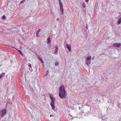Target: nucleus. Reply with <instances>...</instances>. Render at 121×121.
<instances>
[{"label":"nucleus","mask_w":121,"mask_h":121,"mask_svg":"<svg viewBox=\"0 0 121 121\" xmlns=\"http://www.w3.org/2000/svg\"><path fill=\"white\" fill-rule=\"evenodd\" d=\"M59 95L60 97L61 98L66 97V93L64 86L62 85L60 87Z\"/></svg>","instance_id":"obj_1"},{"label":"nucleus","mask_w":121,"mask_h":121,"mask_svg":"<svg viewBox=\"0 0 121 121\" xmlns=\"http://www.w3.org/2000/svg\"><path fill=\"white\" fill-rule=\"evenodd\" d=\"M59 95L60 97L61 98L66 97V93L64 86L62 85L60 87Z\"/></svg>","instance_id":"obj_2"},{"label":"nucleus","mask_w":121,"mask_h":121,"mask_svg":"<svg viewBox=\"0 0 121 121\" xmlns=\"http://www.w3.org/2000/svg\"><path fill=\"white\" fill-rule=\"evenodd\" d=\"M50 97L51 100V102L50 103V105L52 107V109L53 110H54L55 108V104L54 101H55V99L53 97H52L51 96H50Z\"/></svg>","instance_id":"obj_3"},{"label":"nucleus","mask_w":121,"mask_h":121,"mask_svg":"<svg viewBox=\"0 0 121 121\" xmlns=\"http://www.w3.org/2000/svg\"><path fill=\"white\" fill-rule=\"evenodd\" d=\"M59 1L60 6V12L61 14H63V5L60 0H59Z\"/></svg>","instance_id":"obj_4"},{"label":"nucleus","mask_w":121,"mask_h":121,"mask_svg":"<svg viewBox=\"0 0 121 121\" xmlns=\"http://www.w3.org/2000/svg\"><path fill=\"white\" fill-rule=\"evenodd\" d=\"M6 110L5 109L2 110L0 112V115L2 117H3L6 114Z\"/></svg>","instance_id":"obj_5"},{"label":"nucleus","mask_w":121,"mask_h":121,"mask_svg":"<svg viewBox=\"0 0 121 121\" xmlns=\"http://www.w3.org/2000/svg\"><path fill=\"white\" fill-rule=\"evenodd\" d=\"M113 46L114 47L119 48L121 46V44L119 43H116L113 44Z\"/></svg>","instance_id":"obj_6"},{"label":"nucleus","mask_w":121,"mask_h":121,"mask_svg":"<svg viewBox=\"0 0 121 121\" xmlns=\"http://www.w3.org/2000/svg\"><path fill=\"white\" fill-rule=\"evenodd\" d=\"M66 47L68 49V50L69 51H70L71 48V46L69 44H66Z\"/></svg>","instance_id":"obj_7"},{"label":"nucleus","mask_w":121,"mask_h":121,"mask_svg":"<svg viewBox=\"0 0 121 121\" xmlns=\"http://www.w3.org/2000/svg\"><path fill=\"white\" fill-rule=\"evenodd\" d=\"M41 30L40 29H39L38 30L36 31V37H39V33L40 32Z\"/></svg>","instance_id":"obj_8"},{"label":"nucleus","mask_w":121,"mask_h":121,"mask_svg":"<svg viewBox=\"0 0 121 121\" xmlns=\"http://www.w3.org/2000/svg\"><path fill=\"white\" fill-rule=\"evenodd\" d=\"M91 56H90L88 57L87 58V59L86 60V61H87V60L88 61H91Z\"/></svg>","instance_id":"obj_9"},{"label":"nucleus","mask_w":121,"mask_h":121,"mask_svg":"<svg viewBox=\"0 0 121 121\" xmlns=\"http://www.w3.org/2000/svg\"><path fill=\"white\" fill-rule=\"evenodd\" d=\"M28 66L30 67V68H29V69L30 71H32V68L31 65V64H29L28 65Z\"/></svg>","instance_id":"obj_10"},{"label":"nucleus","mask_w":121,"mask_h":121,"mask_svg":"<svg viewBox=\"0 0 121 121\" xmlns=\"http://www.w3.org/2000/svg\"><path fill=\"white\" fill-rule=\"evenodd\" d=\"M121 23V17L119 19L118 21L117 22V23L119 24H120Z\"/></svg>","instance_id":"obj_11"},{"label":"nucleus","mask_w":121,"mask_h":121,"mask_svg":"<svg viewBox=\"0 0 121 121\" xmlns=\"http://www.w3.org/2000/svg\"><path fill=\"white\" fill-rule=\"evenodd\" d=\"M16 49V50H17V51H18L20 53V54L22 56H23V54H22V52L20 50H18L17 49Z\"/></svg>","instance_id":"obj_12"},{"label":"nucleus","mask_w":121,"mask_h":121,"mask_svg":"<svg viewBox=\"0 0 121 121\" xmlns=\"http://www.w3.org/2000/svg\"><path fill=\"white\" fill-rule=\"evenodd\" d=\"M47 41H48L47 43H50V42H51V40H50V38H48V39H47Z\"/></svg>","instance_id":"obj_13"},{"label":"nucleus","mask_w":121,"mask_h":121,"mask_svg":"<svg viewBox=\"0 0 121 121\" xmlns=\"http://www.w3.org/2000/svg\"><path fill=\"white\" fill-rule=\"evenodd\" d=\"M91 63V61L87 60V61L86 64L88 65H89Z\"/></svg>","instance_id":"obj_14"},{"label":"nucleus","mask_w":121,"mask_h":121,"mask_svg":"<svg viewBox=\"0 0 121 121\" xmlns=\"http://www.w3.org/2000/svg\"><path fill=\"white\" fill-rule=\"evenodd\" d=\"M4 73H2L0 75V78H1L3 76H4Z\"/></svg>","instance_id":"obj_15"},{"label":"nucleus","mask_w":121,"mask_h":121,"mask_svg":"<svg viewBox=\"0 0 121 121\" xmlns=\"http://www.w3.org/2000/svg\"><path fill=\"white\" fill-rule=\"evenodd\" d=\"M82 5V6L83 7V8H85L86 7V4L84 2H83Z\"/></svg>","instance_id":"obj_16"},{"label":"nucleus","mask_w":121,"mask_h":121,"mask_svg":"<svg viewBox=\"0 0 121 121\" xmlns=\"http://www.w3.org/2000/svg\"><path fill=\"white\" fill-rule=\"evenodd\" d=\"M58 49H55L54 50V53L55 54L56 53L58 52Z\"/></svg>","instance_id":"obj_17"},{"label":"nucleus","mask_w":121,"mask_h":121,"mask_svg":"<svg viewBox=\"0 0 121 121\" xmlns=\"http://www.w3.org/2000/svg\"><path fill=\"white\" fill-rule=\"evenodd\" d=\"M59 64V63L57 62H56L55 63V65L56 66L58 65Z\"/></svg>","instance_id":"obj_18"},{"label":"nucleus","mask_w":121,"mask_h":121,"mask_svg":"<svg viewBox=\"0 0 121 121\" xmlns=\"http://www.w3.org/2000/svg\"><path fill=\"white\" fill-rule=\"evenodd\" d=\"M40 61H41V63H43V61L42 60V59L41 58H40Z\"/></svg>","instance_id":"obj_19"},{"label":"nucleus","mask_w":121,"mask_h":121,"mask_svg":"<svg viewBox=\"0 0 121 121\" xmlns=\"http://www.w3.org/2000/svg\"><path fill=\"white\" fill-rule=\"evenodd\" d=\"M55 49H58V46L57 45H56L55 46Z\"/></svg>","instance_id":"obj_20"},{"label":"nucleus","mask_w":121,"mask_h":121,"mask_svg":"<svg viewBox=\"0 0 121 121\" xmlns=\"http://www.w3.org/2000/svg\"><path fill=\"white\" fill-rule=\"evenodd\" d=\"M88 25L87 24H86V30H87L88 29Z\"/></svg>","instance_id":"obj_21"},{"label":"nucleus","mask_w":121,"mask_h":121,"mask_svg":"<svg viewBox=\"0 0 121 121\" xmlns=\"http://www.w3.org/2000/svg\"><path fill=\"white\" fill-rule=\"evenodd\" d=\"M2 18L3 19L4 18H5V17L4 15H3L2 16Z\"/></svg>","instance_id":"obj_22"},{"label":"nucleus","mask_w":121,"mask_h":121,"mask_svg":"<svg viewBox=\"0 0 121 121\" xmlns=\"http://www.w3.org/2000/svg\"><path fill=\"white\" fill-rule=\"evenodd\" d=\"M50 116V117H51L52 116V117H54V116L53 115H51Z\"/></svg>","instance_id":"obj_23"},{"label":"nucleus","mask_w":121,"mask_h":121,"mask_svg":"<svg viewBox=\"0 0 121 121\" xmlns=\"http://www.w3.org/2000/svg\"><path fill=\"white\" fill-rule=\"evenodd\" d=\"M24 0H22L21 2V3H22L23 2H24Z\"/></svg>","instance_id":"obj_24"},{"label":"nucleus","mask_w":121,"mask_h":121,"mask_svg":"<svg viewBox=\"0 0 121 121\" xmlns=\"http://www.w3.org/2000/svg\"><path fill=\"white\" fill-rule=\"evenodd\" d=\"M89 0H86V2H87Z\"/></svg>","instance_id":"obj_25"},{"label":"nucleus","mask_w":121,"mask_h":121,"mask_svg":"<svg viewBox=\"0 0 121 121\" xmlns=\"http://www.w3.org/2000/svg\"><path fill=\"white\" fill-rule=\"evenodd\" d=\"M59 18H57L56 19L57 20H59Z\"/></svg>","instance_id":"obj_26"},{"label":"nucleus","mask_w":121,"mask_h":121,"mask_svg":"<svg viewBox=\"0 0 121 121\" xmlns=\"http://www.w3.org/2000/svg\"><path fill=\"white\" fill-rule=\"evenodd\" d=\"M92 60H94V58H92Z\"/></svg>","instance_id":"obj_27"},{"label":"nucleus","mask_w":121,"mask_h":121,"mask_svg":"<svg viewBox=\"0 0 121 121\" xmlns=\"http://www.w3.org/2000/svg\"><path fill=\"white\" fill-rule=\"evenodd\" d=\"M12 47V48H15V49H16V48H14V47Z\"/></svg>","instance_id":"obj_28"}]
</instances>
